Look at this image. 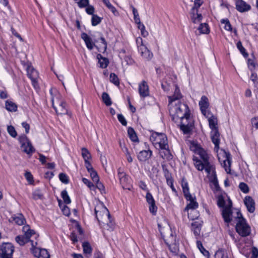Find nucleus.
Returning a JSON list of instances; mask_svg holds the SVG:
<instances>
[{
  "mask_svg": "<svg viewBox=\"0 0 258 258\" xmlns=\"http://www.w3.org/2000/svg\"><path fill=\"white\" fill-rule=\"evenodd\" d=\"M59 178L60 180L64 183H68L69 182V178L68 176L63 173H61L59 174Z\"/></svg>",
  "mask_w": 258,
  "mask_h": 258,
  "instance_id": "4d7b16f0",
  "label": "nucleus"
},
{
  "mask_svg": "<svg viewBox=\"0 0 258 258\" xmlns=\"http://www.w3.org/2000/svg\"><path fill=\"white\" fill-rule=\"evenodd\" d=\"M14 221L18 225H22L24 223L25 219L22 214H19L18 216L14 218Z\"/></svg>",
  "mask_w": 258,
  "mask_h": 258,
  "instance_id": "a19ab883",
  "label": "nucleus"
},
{
  "mask_svg": "<svg viewBox=\"0 0 258 258\" xmlns=\"http://www.w3.org/2000/svg\"><path fill=\"white\" fill-rule=\"evenodd\" d=\"M190 149L191 151L198 154L199 151H200L202 148L198 144L192 143L190 146Z\"/></svg>",
  "mask_w": 258,
  "mask_h": 258,
  "instance_id": "8fccbe9b",
  "label": "nucleus"
},
{
  "mask_svg": "<svg viewBox=\"0 0 258 258\" xmlns=\"http://www.w3.org/2000/svg\"><path fill=\"white\" fill-rule=\"evenodd\" d=\"M78 6L81 7H85L87 6L88 4V0H80L79 2H78Z\"/></svg>",
  "mask_w": 258,
  "mask_h": 258,
  "instance_id": "0e129e2a",
  "label": "nucleus"
},
{
  "mask_svg": "<svg viewBox=\"0 0 258 258\" xmlns=\"http://www.w3.org/2000/svg\"><path fill=\"white\" fill-rule=\"evenodd\" d=\"M203 2L202 0H195L194 3V6L192 7L191 11L194 12H198V9L202 5Z\"/></svg>",
  "mask_w": 258,
  "mask_h": 258,
  "instance_id": "49530a36",
  "label": "nucleus"
},
{
  "mask_svg": "<svg viewBox=\"0 0 258 258\" xmlns=\"http://www.w3.org/2000/svg\"><path fill=\"white\" fill-rule=\"evenodd\" d=\"M232 207V202L229 200L228 204L222 210V215L224 220V221L227 223H230L232 220L231 215L232 212L231 208Z\"/></svg>",
  "mask_w": 258,
  "mask_h": 258,
  "instance_id": "2eb2a0df",
  "label": "nucleus"
},
{
  "mask_svg": "<svg viewBox=\"0 0 258 258\" xmlns=\"http://www.w3.org/2000/svg\"><path fill=\"white\" fill-rule=\"evenodd\" d=\"M102 99L103 102L106 104V105L110 106L111 105L112 101L111 100L110 97L107 93L103 92L102 93Z\"/></svg>",
  "mask_w": 258,
  "mask_h": 258,
  "instance_id": "4c0bfd02",
  "label": "nucleus"
},
{
  "mask_svg": "<svg viewBox=\"0 0 258 258\" xmlns=\"http://www.w3.org/2000/svg\"><path fill=\"white\" fill-rule=\"evenodd\" d=\"M61 196L65 204H69L71 203V200L66 190H63L61 191Z\"/></svg>",
  "mask_w": 258,
  "mask_h": 258,
  "instance_id": "ea45409f",
  "label": "nucleus"
},
{
  "mask_svg": "<svg viewBox=\"0 0 258 258\" xmlns=\"http://www.w3.org/2000/svg\"><path fill=\"white\" fill-rule=\"evenodd\" d=\"M104 224H106L108 227L107 229L109 230H113L114 227V223L113 221H112L110 219V216L109 217V220H107Z\"/></svg>",
  "mask_w": 258,
  "mask_h": 258,
  "instance_id": "bf43d9fd",
  "label": "nucleus"
},
{
  "mask_svg": "<svg viewBox=\"0 0 258 258\" xmlns=\"http://www.w3.org/2000/svg\"><path fill=\"white\" fill-rule=\"evenodd\" d=\"M31 242L33 247L32 252L35 257L37 258H50V255L46 249L34 247L33 241L31 240Z\"/></svg>",
  "mask_w": 258,
  "mask_h": 258,
  "instance_id": "4468645a",
  "label": "nucleus"
},
{
  "mask_svg": "<svg viewBox=\"0 0 258 258\" xmlns=\"http://www.w3.org/2000/svg\"><path fill=\"white\" fill-rule=\"evenodd\" d=\"M101 22L100 17L95 15H93L92 17V24L93 26H96Z\"/></svg>",
  "mask_w": 258,
  "mask_h": 258,
  "instance_id": "6e6d98bb",
  "label": "nucleus"
},
{
  "mask_svg": "<svg viewBox=\"0 0 258 258\" xmlns=\"http://www.w3.org/2000/svg\"><path fill=\"white\" fill-rule=\"evenodd\" d=\"M82 156L85 161L89 160L91 157V155L89 151L85 148L82 149Z\"/></svg>",
  "mask_w": 258,
  "mask_h": 258,
  "instance_id": "58836bf2",
  "label": "nucleus"
},
{
  "mask_svg": "<svg viewBox=\"0 0 258 258\" xmlns=\"http://www.w3.org/2000/svg\"><path fill=\"white\" fill-rule=\"evenodd\" d=\"M221 23L225 24L224 28L225 30L229 31H231L232 30V26L230 23L229 21L227 19H222Z\"/></svg>",
  "mask_w": 258,
  "mask_h": 258,
  "instance_id": "37998d69",
  "label": "nucleus"
},
{
  "mask_svg": "<svg viewBox=\"0 0 258 258\" xmlns=\"http://www.w3.org/2000/svg\"><path fill=\"white\" fill-rule=\"evenodd\" d=\"M189 202L184 209V211H188L189 209L195 210L198 207V203L195 201V198L191 196V198H186Z\"/></svg>",
  "mask_w": 258,
  "mask_h": 258,
  "instance_id": "393cba45",
  "label": "nucleus"
},
{
  "mask_svg": "<svg viewBox=\"0 0 258 258\" xmlns=\"http://www.w3.org/2000/svg\"><path fill=\"white\" fill-rule=\"evenodd\" d=\"M81 38L85 41L87 47L89 50H92L95 46V43L92 40V39L85 33L81 34Z\"/></svg>",
  "mask_w": 258,
  "mask_h": 258,
  "instance_id": "5701e85b",
  "label": "nucleus"
},
{
  "mask_svg": "<svg viewBox=\"0 0 258 258\" xmlns=\"http://www.w3.org/2000/svg\"><path fill=\"white\" fill-rule=\"evenodd\" d=\"M199 105L201 111L205 112V109L209 107V103L208 98L205 96H203L199 102Z\"/></svg>",
  "mask_w": 258,
  "mask_h": 258,
  "instance_id": "bb28decb",
  "label": "nucleus"
},
{
  "mask_svg": "<svg viewBox=\"0 0 258 258\" xmlns=\"http://www.w3.org/2000/svg\"><path fill=\"white\" fill-rule=\"evenodd\" d=\"M139 51L140 52L142 57L147 60H150L153 57V53L146 46H142Z\"/></svg>",
  "mask_w": 258,
  "mask_h": 258,
  "instance_id": "b1692460",
  "label": "nucleus"
},
{
  "mask_svg": "<svg viewBox=\"0 0 258 258\" xmlns=\"http://www.w3.org/2000/svg\"><path fill=\"white\" fill-rule=\"evenodd\" d=\"M82 181L84 184L87 185V186L91 190H94L95 189V185L88 179L86 178H83Z\"/></svg>",
  "mask_w": 258,
  "mask_h": 258,
  "instance_id": "5fc2aeb1",
  "label": "nucleus"
},
{
  "mask_svg": "<svg viewBox=\"0 0 258 258\" xmlns=\"http://www.w3.org/2000/svg\"><path fill=\"white\" fill-rule=\"evenodd\" d=\"M110 81L116 86L119 84V79L117 76L114 73H111L110 75Z\"/></svg>",
  "mask_w": 258,
  "mask_h": 258,
  "instance_id": "c03bdc74",
  "label": "nucleus"
},
{
  "mask_svg": "<svg viewBox=\"0 0 258 258\" xmlns=\"http://www.w3.org/2000/svg\"><path fill=\"white\" fill-rule=\"evenodd\" d=\"M197 247H198V248L199 249V250H200L201 253H202L203 254V255L204 256H205L206 257H207V258H209V256H210L209 252L208 251H207V250H206L204 248L202 242L200 241H197Z\"/></svg>",
  "mask_w": 258,
  "mask_h": 258,
  "instance_id": "c9c22d12",
  "label": "nucleus"
},
{
  "mask_svg": "<svg viewBox=\"0 0 258 258\" xmlns=\"http://www.w3.org/2000/svg\"><path fill=\"white\" fill-rule=\"evenodd\" d=\"M33 198L35 200L42 199L43 198V194L40 190H36L33 192Z\"/></svg>",
  "mask_w": 258,
  "mask_h": 258,
  "instance_id": "09e8293b",
  "label": "nucleus"
},
{
  "mask_svg": "<svg viewBox=\"0 0 258 258\" xmlns=\"http://www.w3.org/2000/svg\"><path fill=\"white\" fill-rule=\"evenodd\" d=\"M6 108L10 111H15L17 110V106L14 102L11 101H7L6 102Z\"/></svg>",
  "mask_w": 258,
  "mask_h": 258,
  "instance_id": "f704fd0d",
  "label": "nucleus"
},
{
  "mask_svg": "<svg viewBox=\"0 0 258 258\" xmlns=\"http://www.w3.org/2000/svg\"><path fill=\"white\" fill-rule=\"evenodd\" d=\"M181 97L182 95L180 92L179 89L177 87H176L174 95L168 97L169 103L170 102V101H171L173 103H176V101H178Z\"/></svg>",
  "mask_w": 258,
  "mask_h": 258,
  "instance_id": "a878e982",
  "label": "nucleus"
},
{
  "mask_svg": "<svg viewBox=\"0 0 258 258\" xmlns=\"http://www.w3.org/2000/svg\"><path fill=\"white\" fill-rule=\"evenodd\" d=\"M52 105L58 114H65L67 113L66 104L60 100V95L55 89L51 88L50 91Z\"/></svg>",
  "mask_w": 258,
  "mask_h": 258,
  "instance_id": "7ed1b4c3",
  "label": "nucleus"
},
{
  "mask_svg": "<svg viewBox=\"0 0 258 258\" xmlns=\"http://www.w3.org/2000/svg\"><path fill=\"white\" fill-rule=\"evenodd\" d=\"M244 202L248 211L253 213L255 210V203L252 198L250 196H246Z\"/></svg>",
  "mask_w": 258,
  "mask_h": 258,
  "instance_id": "412c9836",
  "label": "nucleus"
},
{
  "mask_svg": "<svg viewBox=\"0 0 258 258\" xmlns=\"http://www.w3.org/2000/svg\"><path fill=\"white\" fill-rule=\"evenodd\" d=\"M82 246L83 248V251L85 253L90 254L92 252V248L88 242H84Z\"/></svg>",
  "mask_w": 258,
  "mask_h": 258,
  "instance_id": "79ce46f5",
  "label": "nucleus"
},
{
  "mask_svg": "<svg viewBox=\"0 0 258 258\" xmlns=\"http://www.w3.org/2000/svg\"><path fill=\"white\" fill-rule=\"evenodd\" d=\"M27 75L31 80L33 86L36 88L38 87L37 78H38V73L32 67L28 66L27 69Z\"/></svg>",
  "mask_w": 258,
  "mask_h": 258,
  "instance_id": "dca6fc26",
  "label": "nucleus"
},
{
  "mask_svg": "<svg viewBox=\"0 0 258 258\" xmlns=\"http://www.w3.org/2000/svg\"><path fill=\"white\" fill-rule=\"evenodd\" d=\"M14 251V247L9 242L3 243L0 245V258H11Z\"/></svg>",
  "mask_w": 258,
  "mask_h": 258,
  "instance_id": "9d476101",
  "label": "nucleus"
},
{
  "mask_svg": "<svg viewBox=\"0 0 258 258\" xmlns=\"http://www.w3.org/2000/svg\"><path fill=\"white\" fill-rule=\"evenodd\" d=\"M136 43L138 47L139 50L142 46H145L143 44V39L141 37H139L136 39Z\"/></svg>",
  "mask_w": 258,
  "mask_h": 258,
  "instance_id": "e2e57ef3",
  "label": "nucleus"
},
{
  "mask_svg": "<svg viewBox=\"0 0 258 258\" xmlns=\"http://www.w3.org/2000/svg\"><path fill=\"white\" fill-rule=\"evenodd\" d=\"M25 176L29 182L31 183L33 181V176L30 172H26L25 174Z\"/></svg>",
  "mask_w": 258,
  "mask_h": 258,
  "instance_id": "774afa93",
  "label": "nucleus"
},
{
  "mask_svg": "<svg viewBox=\"0 0 258 258\" xmlns=\"http://www.w3.org/2000/svg\"><path fill=\"white\" fill-rule=\"evenodd\" d=\"M150 140L156 148L165 151V157H168L170 155L167 138L165 134L154 132L152 134Z\"/></svg>",
  "mask_w": 258,
  "mask_h": 258,
  "instance_id": "f257e3e1",
  "label": "nucleus"
},
{
  "mask_svg": "<svg viewBox=\"0 0 258 258\" xmlns=\"http://www.w3.org/2000/svg\"><path fill=\"white\" fill-rule=\"evenodd\" d=\"M139 92L141 97L145 98L149 95V87L147 82L143 81L139 85Z\"/></svg>",
  "mask_w": 258,
  "mask_h": 258,
  "instance_id": "6ab92c4d",
  "label": "nucleus"
},
{
  "mask_svg": "<svg viewBox=\"0 0 258 258\" xmlns=\"http://www.w3.org/2000/svg\"><path fill=\"white\" fill-rule=\"evenodd\" d=\"M202 16L200 14L197 12L191 11V18L193 23H198L201 21L202 19Z\"/></svg>",
  "mask_w": 258,
  "mask_h": 258,
  "instance_id": "2f4dec72",
  "label": "nucleus"
},
{
  "mask_svg": "<svg viewBox=\"0 0 258 258\" xmlns=\"http://www.w3.org/2000/svg\"><path fill=\"white\" fill-rule=\"evenodd\" d=\"M117 118L119 121L124 126H126L127 124V121L124 116L121 114H118Z\"/></svg>",
  "mask_w": 258,
  "mask_h": 258,
  "instance_id": "680f3d73",
  "label": "nucleus"
},
{
  "mask_svg": "<svg viewBox=\"0 0 258 258\" xmlns=\"http://www.w3.org/2000/svg\"><path fill=\"white\" fill-rule=\"evenodd\" d=\"M192 230L195 235L197 237L200 236L201 229V224L197 222H195L192 224Z\"/></svg>",
  "mask_w": 258,
  "mask_h": 258,
  "instance_id": "c756f323",
  "label": "nucleus"
},
{
  "mask_svg": "<svg viewBox=\"0 0 258 258\" xmlns=\"http://www.w3.org/2000/svg\"><path fill=\"white\" fill-rule=\"evenodd\" d=\"M208 120L209 121V126L212 130L218 129L217 118L214 115H208Z\"/></svg>",
  "mask_w": 258,
  "mask_h": 258,
  "instance_id": "cd10ccee",
  "label": "nucleus"
},
{
  "mask_svg": "<svg viewBox=\"0 0 258 258\" xmlns=\"http://www.w3.org/2000/svg\"><path fill=\"white\" fill-rule=\"evenodd\" d=\"M239 187L240 190L245 194H247L249 192V187L248 185L244 182H240L239 185Z\"/></svg>",
  "mask_w": 258,
  "mask_h": 258,
  "instance_id": "864d4df0",
  "label": "nucleus"
},
{
  "mask_svg": "<svg viewBox=\"0 0 258 258\" xmlns=\"http://www.w3.org/2000/svg\"><path fill=\"white\" fill-rule=\"evenodd\" d=\"M236 8L238 11L243 13L249 11L251 7L242 0H236Z\"/></svg>",
  "mask_w": 258,
  "mask_h": 258,
  "instance_id": "aec40b11",
  "label": "nucleus"
},
{
  "mask_svg": "<svg viewBox=\"0 0 258 258\" xmlns=\"http://www.w3.org/2000/svg\"><path fill=\"white\" fill-rule=\"evenodd\" d=\"M23 232L24 233V235H19L16 237V241L20 245H23L28 241L30 237L33 235L36 236L34 230L30 229L29 225L24 226L23 227Z\"/></svg>",
  "mask_w": 258,
  "mask_h": 258,
  "instance_id": "1a4fd4ad",
  "label": "nucleus"
},
{
  "mask_svg": "<svg viewBox=\"0 0 258 258\" xmlns=\"http://www.w3.org/2000/svg\"><path fill=\"white\" fill-rule=\"evenodd\" d=\"M7 131L10 135L12 137L15 138L17 136V132L15 128L13 126H8Z\"/></svg>",
  "mask_w": 258,
  "mask_h": 258,
  "instance_id": "603ef678",
  "label": "nucleus"
},
{
  "mask_svg": "<svg viewBox=\"0 0 258 258\" xmlns=\"http://www.w3.org/2000/svg\"><path fill=\"white\" fill-rule=\"evenodd\" d=\"M180 119V128L184 134H189L193 128L194 120L190 116V113L184 115V117L179 118Z\"/></svg>",
  "mask_w": 258,
  "mask_h": 258,
  "instance_id": "6e6552de",
  "label": "nucleus"
},
{
  "mask_svg": "<svg viewBox=\"0 0 258 258\" xmlns=\"http://www.w3.org/2000/svg\"><path fill=\"white\" fill-rule=\"evenodd\" d=\"M146 199L147 202L150 205V212L154 215L157 212V208L155 205V202L152 195L149 191L146 194Z\"/></svg>",
  "mask_w": 258,
  "mask_h": 258,
  "instance_id": "a211bd4d",
  "label": "nucleus"
},
{
  "mask_svg": "<svg viewBox=\"0 0 258 258\" xmlns=\"http://www.w3.org/2000/svg\"><path fill=\"white\" fill-rule=\"evenodd\" d=\"M204 169L208 174V177L210 181L213 183V185L215 187V188L218 190V189L219 188V186L218 183V180L216 174L215 167L213 165L209 164L204 166Z\"/></svg>",
  "mask_w": 258,
  "mask_h": 258,
  "instance_id": "9b49d317",
  "label": "nucleus"
},
{
  "mask_svg": "<svg viewBox=\"0 0 258 258\" xmlns=\"http://www.w3.org/2000/svg\"><path fill=\"white\" fill-rule=\"evenodd\" d=\"M97 57L99 59V63L101 68H105L108 64V60L106 58L103 57L100 54L98 55Z\"/></svg>",
  "mask_w": 258,
  "mask_h": 258,
  "instance_id": "473e14b6",
  "label": "nucleus"
},
{
  "mask_svg": "<svg viewBox=\"0 0 258 258\" xmlns=\"http://www.w3.org/2000/svg\"><path fill=\"white\" fill-rule=\"evenodd\" d=\"M200 34H207L209 32V28L207 24H201L198 28Z\"/></svg>",
  "mask_w": 258,
  "mask_h": 258,
  "instance_id": "e433bc0d",
  "label": "nucleus"
},
{
  "mask_svg": "<svg viewBox=\"0 0 258 258\" xmlns=\"http://www.w3.org/2000/svg\"><path fill=\"white\" fill-rule=\"evenodd\" d=\"M118 177L122 188L131 190L132 188V186L130 184L131 180L121 168L118 169Z\"/></svg>",
  "mask_w": 258,
  "mask_h": 258,
  "instance_id": "f8f14e48",
  "label": "nucleus"
},
{
  "mask_svg": "<svg viewBox=\"0 0 258 258\" xmlns=\"http://www.w3.org/2000/svg\"><path fill=\"white\" fill-rule=\"evenodd\" d=\"M217 204L219 207L222 208V209L225 207L226 206H225V201L222 196L218 197Z\"/></svg>",
  "mask_w": 258,
  "mask_h": 258,
  "instance_id": "13d9d810",
  "label": "nucleus"
},
{
  "mask_svg": "<svg viewBox=\"0 0 258 258\" xmlns=\"http://www.w3.org/2000/svg\"><path fill=\"white\" fill-rule=\"evenodd\" d=\"M138 28L141 30V35L144 37H147L149 33L145 29L144 25L142 23L139 24L138 26Z\"/></svg>",
  "mask_w": 258,
  "mask_h": 258,
  "instance_id": "de8ad7c7",
  "label": "nucleus"
},
{
  "mask_svg": "<svg viewBox=\"0 0 258 258\" xmlns=\"http://www.w3.org/2000/svg\"><path fill=\"white\" fill-rule=\"evenodd\" d=\"M163 236L167 237V239H165L164 240H165L166 243L167 244V245H168L169 248L170 249H171V246L172 245L175 244V242H176L175 238L174 237L172 233H171L169 237L166 236L165 235H164Z\"/></svg>",
  "mask_w": 258,
  "mask_h": 258,
  "instance_id": "7c9ffc66",
  "label": "nucleus"
},
{
  "mask_svg": "<svg viewBox=\"0 0 258 258\" xmlns=\"http://www.w3.org/2000/svg\"><path fill=\"white\" fill-rule=\"evenodd\" d=\"M96 183V187L99 189V190L102 193L103 192H104L105 188L104 185L102 184V183L99 182V181H98V182H95Z\"/></svg>",
  "mask_w": 258,
  "mask_h": 258,
  "instance_id": "69168bd1",
  "label": "nucleus"
},
{
  "mask_svg": "<svg viewBox=\"0 0 258 258\" xmlns=\"http://www.w3.org/2000/svg\"><path fill=\"white\" fill-rule=\"evenodd\" d=\"M198 154L200 155L202 161L194 157L193 159L194 165L198 170L202 171L204 169V166L210 164L209 162V155L207 152L203 148L199 151Z\"/></svg>",
  "mask_w": 258,
  "mask_h": 258,
  "instance_id": "0eeeda50",
  "label": "nucleus"
},
{
  "mask_svg": "<svg viewBox=\"0 0 258 258\" xmlns=\"http://www.w3.org/2000/svg\"><path fill=\"white\" fill-rule=\"evenodd\" d=\"M220 134L218 132V129H214L212 130L211 132V138L212 141V142L215 145V150L218 152V151L219 148V143H220Z\"/></svg>",
  "mask_w": 258,
  "mask_h": 258,
  "instance_id": "f3484780",
  "label": "nucleus"
},
{
  "mask_svg": "<svg viewBox=\"0 0 258 258\" xmlns=\"http://www.w3.org/2000/svg\"><path fill=\"white\" fill-rule=\"evenodd\" d=\"M237 47L244 57H247L248 56V54L245 52V49L243 47L242 43L240 41H238L237 42Z\"/></svg>",
  "mask_w": 258,
  "mask_h": 258,
  "instance_id": "3c124183",
  "label": "nucleus"
},
{
  "mask_svg": "<svg viewBox=\"0 0 258 258\" xmlns=\"http://www.w3.org/2000/svg\"><path fill=\"white\" fill-rule=\"evenodd\" d=\"M95 213L100 224L101 223H105L107 220H109V212L102 203H100L95 206Z\"/></svg>",
  "mask_w": 258,
  "mask_h": 258,
  "instance_id": "39448f33",
  "label": "nucleus"
},
{
  "mask_svg": "<svg viewBox=\"0 0 258 258\" xmlns=\"http://www.w3.org/2000/svg\"><path fill=\"white\" fill-rule=\"evenodd\" d=\"M215 258H228V257L223 251L218 250L215 254Z\"/></svg>",
  "mask_w": 258,
  "mask_h": 258,
  "instance_id": "052dcab7",
  "label": "nucleus"
},
{
  "mask_svg": "<svg viewBox=\"0 0 258 258\" xmlns=\"http://www.w3.org/2000/svg\"><path fill=\"white\" fill-rule=\"evenodd\" d=\"M169 111L170 116H171L172 120L176 121V119L189 113V110L188 106L184 103H182L178 101L177 103L173 102L170 101L169 103Z\"/></svg>",
  "mask_w": 258,
  "mask_h": 258,
  "instance_id": "f03ea898",
  "label": "nucleus"
},
{
  "mask_svg": "<svg viewBox=\"0 0 258 258\" xmlns=\"http://www.w3.org/2000/svg\"><path fill=\"white\" fill-rule=\"evenodd\" d=\"M127 133H128V136H129L130 139L132 141L135 142L138 141V138L137 136V135H136L134 130L132 127H128V130H127Z\"/></svg>",
  "mask_w": 258,
  "mask_h": 258,
  "instance_id": "72a5a7b5",
  "label": "nucleus"
},
{
  "mask_svg": "<svg viewBox=\"0 0 258 258\" xmlns=\"http://www.w3.org/2000/svg\"><path fill=\"white\" fill-rule=\"evenodd\" d=\"M167 183L170 186L173 191H176V189L173 184V180L171 178H167Z\"/></svg>",
  "mask_w": 258,
  "mask_h": 258,
  "instance_id": "338daca9",
  "label": "nucleus"
},
{
  "mask_svg": "<svg viewBox=\"0 0 258 258\" xmlns=\"http://www.w3.org/2000/svg\"><path fill=\"white\" fill-rule=\"evenodd\" d=\"M152 156V151L150 150L140 151L137 155L138 160L142 162L148 160Z\"/></svg>",
  "mask_w": 258,
  "mask_h": 258,
  "instance_id": "4be33fe9",
  "label": "nucleus"
},
{
  "mask_svg": "<svg viewBox=\"0 0 258 258\" xmlns=\"http://www.w3.org/2000/svg\"><path fill=\"white\" fill-rule=\"evenodd\" d=\"M217 157L219 162L221 163L223 167L225 168L226 172L227 173H229L231 171L230 167L231 164V158L230 153L221 149L219 152H218Z\"/></svg>",
  "mask_w": 258,
  "mask_h": 258,
  "instance_id": "423d86ee",
  "label": "nucleus"
},
{
  "mask_svg": "<svg viewBox=\"0 0 258 258\" xmlns=\"http://www.w3.org/2000/svg\"><path fill=\"white\" fill-rule=\"evenodd\" d=\"M237 222L236 225L237 232L241 236L245 237L250 233V227L246 223L245 220L242 217L239 211L237 212Z\"/></svg>",
  "mask_w": 258,
  "mask_h": 258,
  "instance_id": "20e7f679",
  "label": "nucleus"
},
{
  "mask_svg": "<svg viewBox=\"0 0 258 258\" xmlns=\"http://www.w3.org/2000/svg\"><path fill=\"white\" fill-rule=\"evenodd\" d=\"M19 142L21 144V147L23 151L27 154H32L34 152V148L32 146L28 138L25 136L19 137Z\"/></svg>",
  "mask_w": 258,
  "mask_h": 258,
  "instance_id": "ddd939ff",
  "label": "nucleus"
},
{
  "mask_svg": "<svg viewBox=\"0 0 258 258\" xmlns=\"http://www.w3.org/2000/svg\"><path fill=\"white\" fill-rule=\"evenodd\" d=\"M181 186L185 198H191V195L189 193L188 183L186 181L183 180L181 183Z\"/></svg>",
  "mask_w": 258,
  "mask_h": 258,
  "instance_id": "c85d7f7f",
  "label": "nucleus"
},
{
  "mask_svg": "<svg viewBox=\"0 0 258 258\" xmlns=\"http://www.w3.org/2000/svg\"><path fill=\"white\" fill-rule=\"evenodd\" d=\"M90 175V176L94 182H98L99 181V177L97 172L94 170L88 172Z\"/></svg>",
  "mask_w": 258,
  "mask_h": 258,
  "instance_id": "a18cd8bd",
  "label": "nucleus"
}]
</instances>
